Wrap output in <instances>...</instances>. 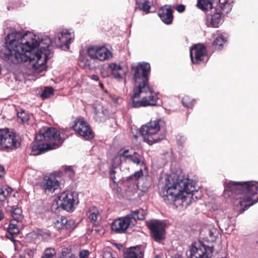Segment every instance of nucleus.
<instances>
[{
  "label": "nucleus",
  "instance_id": "c03bdc74",
  "mask_svg": "<svg viewBox=\"0 0 258 258\" xmlns=\"http://www.w3.org/2000/svg\"><path fill=\"white\" fill-rule=\"evenodd\" d=\"M90 78L94 81H98L99 80V77L96 75H92L90 76Z\"/></svg>",
  "mask_w": 258,
  "mask_h": 258
},
{
  "label": "nucleus",
  "instance_id": "c756f323",
  "mask_svg": "<svg viewBox=\"0 0 258 258\" xmlns=\"http://www.w3.org/2000/svg\"><path fill=\"white\" fill-rule=\"evenodd\" d=\"M16 221H11L8 227V232L9 234L16 235L19 232V228L15 223Z\"/></svg>",
  "mask_w": 258,
  "mask_h": 258
},
{
  "label": "nucleus",
  "instance_id": "f3484780",
  "mask_svg": "<svg viewBox=\"0 0 258 258\" xmlns=\"http://www.w3.org/2000/svg\"><path fill=\"white\" fill-rule=\"evenodd\" d=\"M42 186L46 192L52 193L60 188V184L55 176L49 175L44 178Z\"/></svg>",
  "mask_w": 258,
  "mask_h": 258
},
{
  "label": "nucleus",
  "instance_id": "6ab92c4d",
  "mask_svg": "<svg viewBox=\"0 0 258 258\" xmlns=\"http://www.w3.org/2000/svg\"><path fill=\"white\" fill-rule=\"evenodd\" d=\"M158 16L165 24L169 25L173 21L172 10L170 6L166 5L158 11Z\"/></svg>",
  "mask_w": 258,
  "mask_h": 258
},
{
  "label": "nucleus",
  "instance_id": "bb28decb",
  "mask_svg": "<svg viewBox=\"0 0 258 258\" xmlns=\"http://www.w3.org/2000/svg\"><path fill=\"white\" fill-rule=\"evenodd\" d=\"M218 7L220 9L221 12L228 13L232 8V5L229 0H220Z\"/></svg>",
  "mask_w": 258,
  "mask_h": 258
},
{
  "label": "nucleus",
  "instance_id": "cd10ccee",
  "mask_svg": "<svg viewBox=\"0 0 258 258\" xmlns=\"http://www.w3.org/2000/svg\"><path fill=\"white\" fill-rule=\"evenodd\" d=\"M12 191V189L9 187L3 186L0 187V202H4L8 200Z\"/></svg>",
  "mask_w": 258,
  "mask_h": 258
},
{
  "label": "nucleus",
  "instance_id": "864d4df0",
  "mask_svg": "<svg viewBox=\"0 0 258 258\" xmlns=\"http://www.w3.org/2000/svg\"><path fill=\"white\" fill-rule=\"evenodd\" d=\"M221 258H226V257H221Z\"/></svg>",
  "mask_w": 258,
  "mask_h": 258
},
{
  "label": "nucleus",
  "instance_id": "a19ab883",
  "mask_svg": "<svg viewBox=\"0 0 258 258\" xmlns=\"http://www.w3.org/2000/svg\"><path fill=\"white\" fill-rule=\"evenodd\" d=\"M176 9L178 12L182 13L184 11L185 7L182 5H180L176 7Z\"/></svg>",
  "mask_w": 258,
  "mask_h": 258
},
{
  "label": "nucleus",
  "instance_id": "f257e3e1",
  "mask_svg": "<svg viewBox=\"0 0 258 258\" xmlns=\"http://www.w3.org/2000/svg\"><path fill=\"white\" fill-rule=\"evenodd\" d=\"M5 38V46L0 51V57L13 63L29 61L34 74L46 70V61L51 56V44L63 50L69 49L75 38L71 30L63 29L52 41L46 35L32 32H19L8 29Z\"/></svg>",
  "mask_w": 258,
  "mask_h": 258
},
{
  "label": "nucleus",
  "instance_id": "09e8293b",
  "mask_svg": "<svg viewBox=\"0 0 258 258\" xmlns=\"http://www.w3.org/2000/svg\"><path fill=\"white\" fill-rule=\"evenodd\" d=\"M115 173H116V171L114 170V169L112 168V169H110V175H115Z\"/></svg>",
  "mask_w": 258,
  "mask_h": 258
},
{
  "label": "nucleus",
  "instance_id": "393cba45",
  "mask_svg": "<svg viewBox=\"0 0 258 258\" xmlns=\"http://www.w3.org/2000/svg\"><path fill=\"white\" fill-rule=\"evenodd\" d=\"M93 112L97 119L101 120L104 116L107 114L106 110H104L102 105L96 104L93 107Z\"/></svg>",
  "mask_w": 258,
  "mask_h": 258
},
{
  "label": "nucleus",
  "instance_id": "473e14b6",
  "mask_svg": "<svg viewBox=\"0 0 258 258\" xmlns=\"http://www.w3.org/2000/svg\"><path fill=\"white\" fill-rule=\"evenodd\" d=\"M80 64L84 68H90L91 64L90 61L84 55H81L79 57Z\"/></svg>",
  "mask_w": 258,
  "mask_h": 258
},
{
  "label": "nucleus",
  "instance_id": "2eb2a0df",
  "mask_svg": "<svg viewBox=\"0 0 258 258\" xmlns=\"http://www.w3.org/2000/svg\"><path fill=\"white\" fill-rule=\"evenodd\" d=\"M152 237L157 242H160L164 237L165 225L158 221H151L148 223Z\"/></svg>",
  "mask_w": 258,
  "mask_h": 258
},
{
  "label": "nucleus",
  "instance_id": "de8ad7c7",
  "mask_svg": "<svg viewBox=\"0 0 258 258\" xmlns=\"http://www.w3.org/2000/svg\"><path fill=\"white\" fill-rule=\"evenodd\" d=\"M63 258H77V257L73 254H69L68 256H63Z\"/></svg>",
  "mask_w": 258,
  "mask_h": 258
},
{
  "label": "nucleus",
  "instance_id": "b1692460",
  "mask_svg": "<svg viewBox=\"0 0 258 258\" xmlns=\"http://www.w3.org/2000/svg\"><path fill=\"white\" fill-rule=\"evenodd\" d=\"M206 240L209 242L215 241L219 235V230L214 226H210L206 231Z\"/></svg>",
  "mask_w": 258,
  "mask_h": 258
},
{
  "label": "nucleus",
  "instance_id": "423d86ee",
  "mask_svg": "<svg viewBox=\"0 0 258 258\" xmlns=\"http://www.w3.org/2000/svg\"><path fill=\"white\" fill-rule=\"evenodd\" d=\"M166 133L165 122L161 119L150 121L143 125L141 128V133L145 142L152 145L163 140Z\"/></svg>",
  "mask_w": 258,
  "mask_h": 258
},
{
  "label": "nucleus",
  "instance_id": "dca6fc26",
  "mask_svg": "<svg viewBox=\"0 0 258 258\" xmlns=\"http://www.w3.org/2000/svg\"><path fill=\"white\" fill-rule=\"evenodd\" d=\"M111 71V75L118 81H123L125 82V77L128 73L126 67L116 63H110L108 66Z\"/></svg>",
  "mask_w": 258,
  "mask_h": 258
},
{
  "label": "nucleus",
  "instance_id": "f8f14e48",
  "mask_svg": "<svg viewBox=\"0 0 258 258\" xmlns=\"http://www.w3.org/2000/svg\"><path fill=\"white\" fill-rule=\"evenodd\" d=\"M74 130L86 140L93 138L92 132L88 123L82 118L76 119L73 126Z\"/></svg>",
  "mask_w": 258,
  "mask_h": 258
},
{
  "label": "nucleus",
  "instance_id": "e433bc0d",
  "mask_svg": "<svg viewBox=\"0 0 258 258\" xmlns=\"http://www.w3.org/2000/svg\"><path fill=\"white\" fill-rule=\"evenodd\" d=\"M152 6H153L146 3V2L144 1V2L141 4V9L146 13H148L149 12V10Z\"/></svg>",
  "mask_w": 258,
  "mask_h": 258
},
{
  "label": "nucleus",
  "instance_id": "6e6552de",
  "mask_svg": "<svg viewBox=\"0 0 258 258\" xmlns=\"http://www.w3.org/2000/svg\"><path fill=\"white\" fill-rule=\"evenodd\" d=\"M20 142L16 134L7 129H0V150L10 151L18 148Z\"/></svg>",
  "mask_w": 258,
  "mask_h": 258
},
{
  "label": "nucleus",
  "instance_id": "72a5a7b5",
  "mask_svg": "<svg viewBox=\"0 0 258 258\" xmlns=\"http://www.w3.org/2000/svg\"><path fill=\"white\" fill-rule=\"evenodd\" d=\"M53 94V89L51 87H46L43 90L41 97L43 99L47 98Z\"/></svg>",
  "mask_w": 258,
  "mask_h": 258
},
{
  "label": "nucleus",
  "instance_id": "f704fd0d",
  "mask_svg": "<svg viewBox=\"0 0 258 258\" xmlns=\"http://www.w3.org/2000/svg\"><path fill=\"white\" fill-rule=\"evenodd\" d=\"M194 100L190 99L188 96H185L183 97L182 100V102L184 106L186 107H190L194 104Z\"/></svg>",
  "mask_w": 258,
  "mask_h": 258
},
{
  "label": "nucleus",
  "instance_id": "7c9ffc66",
  "mask_svg": "<svg viewBox=\"0 0 258 258\" xmlns=\"http://www.w3.org/2000/svg\"><path fill=\"white\" fill-rule=\"evenodd\" d=\"M55 253H56L54 249L47 248L44 250L41 258H52Z\"/></svg>",
  "mask_w": 258,
  "mask_h": 258
},
{
  "label": "nucleus",
  "instance_id": "a18cd8bd",
  "mask_svg": "<svg viewBox=\"0 0 258 258\" xmlns=\"http://www.w3.org/2000/svg\"><path fill=\"white\" fill-rule=\"evenodd\" d=\"M185 140L186 138L183 136H181L178 139L179 142H180L181 144L185 142Z\"/></svg>",
  "mask_w": 258,
  "mask_h": 258
},
{
  "label": "nucleus",
  "instance_id": "c85d7f7f",
  "mask_svg": "<svg viewBox=\"0 0 258 258\" xmlns=\"http://www.w3.org/2000/svg\"><path fill=\"white\" fill-rule=\"evenodd\" d=\"M99 215V212L95 207H90L87 213L88 218L93 222L97 221Z\"/></svg>",
  "mask_w": 258,
  "mask_h": 258
},
{
  "label": "nucleus",
  "instance_id": "ddd939ff",
  "mask_svg": "<svg viewBox=\"0 0 258 258\" xmlns=\"http://www.w3.org/2000/svg\"><path fill=\"white\" fill-rule=\"evenodd\" d=\"M87 52L91 58L100 61H105L112 56L111 52L105 46H90Z\"/></svg>",
  "mask_w": 258,
  "mask_h": 258
},
{
  "label": "nucleus",
  "instance_id": "4c0bfd02",
  "mask_svg": "<svg viewBox=\"0 0 258 258\" xmlns=\"http://www.w3.org/2000/svg\"><path fill=\"white\" fill-rule=\"evenodd\" d=\"M143 175V172L142 170L136 172L133 175L130 176V179L138 180L140 177Z\"/></svg>",
  "mask_w": 258,
  "mask_h": 258
},
{
  "label": "nucleus",
  "instance_id": "4be33fe9",
  "mask_svg": "<svg viewBox=\"0 0 258 258\" xmlns=\"http://www.w3.org/2000/svg\"><path fill=\"white\" fill-rule=\"evenodd\" d=\"M73 223L72 221L68 220L65 217L59 216L54 222V225L57 229H65L70 228Z\"/></svg>",
  "mask_w": 258,
  "mask_h": 258
},
{
  "label": "nucleus",
  "instance_id": "1a4fd4ad",
  "mask_svg": "<svg viewBox=\"0 0 258 258\" xmlns=\"http://www.w3.org/2000/svg\"><path fill=\"white\" fill-rule=\"evenodd\" d=\"M58 206L67 212H73L75 206L79 203L78 195L76 192L64 191L55 199Z\"/></svg>",
  "mask_w": 258,
  "mask_h": 258
},
{
  "label": "nucleus",
  "instance_id": "4468645a",
  "mask_svg": "<svg viewBox=\"0 0 258 258\" xmlns=\"http://www.w3.org/2000/svg\"><path fill=\"white\" fill-rule=\"evenodd\" d=\"M190 56L193 63L199 64L204 62L207 57L206 47L200 44L194 45L190 49Z\"/></svg>",
  "mask_w": 258,
  "mask_h": 258
},
{
  "label": "nucleus",
  "instance_id": "49530a36",
  "mask_svg": "<svg viewBox=\"0 0 258 258\" xmlns=\"http://www.w3.org/2000/svg\"><path fill=\"white\" fill-rule=\"evenodd\" d=\"M14 235H11V234H9L8 235H7V237L9 239H10L13 242H15V239L14 238Z\"/></svg>",
  "mask_w": 258,
  "mask_h": 258
},
{
  "label": "nucleus",
  "instance_id": "37998d69",
  "mask_svg": "<svg viewBox=\"0 0 258 258\" xmlns=\"http://www.w3.org/2000/svg\"><path fill=\"white\" fill-rule=\"evenodd\" d=\"M146 3L150 4L152 6H154L156 4V0H144Z\"/></svg>",
  "mask_w": 258,
  "mask_h": 258
},
{
  "label": "nucleus",
  "instance_id": "412c9836",
  "mask_svg": "<svg viewBox=\"0 0 258 258\" xmlns=\"http://www.w3.org/2000/svg\"><path fill=\"white\" fill-rule=\"evenodd\" d=\"M8 206L7 208V210L10 211L11 213V216L13 218L12 221L17 222L21 221L23 218L22 209L17 206L12 205L9 200L8 201Z\"/></svg>",
  "mask_w": 258,
  "mask_h": 258
},
{
  "label": "nucleus",
  "instance_id": "aec40b11",
  "mask_svg": "<svg viewBox=\"0 0 258 258\" xmlns=\"http://www.w3.org/2000/svg\"><path fill=\"white\" fill-rule=\"evenodd\" d=\"M217 223L221 230L225 233H230L234 229V226L231 223V219L229 216L224 215L219 218Z\"/></svg>",
  "mask_w": 258,
  "mask_h": 258
},
{
  "label": "nucleus",
  "instance_id": "603ef678",
  "mask_svg": "<svg viewBox=\"0 0 258 258\" xmlns=\"http://www.w3.org/2000/svg\"><path fill=\"white\" fill-rule=\"evenodd\" d=\"M154 258H161V257L159 255H157Z\"/></svg>",
  "mask_w": 258,
  "mask_h": 258
},
{
  "label": "nucleus",
  "instance_id": "58836bf2",
  "mask_svg": "<svg viewBox=\"0 0 258 258\" xmlns=\"http://www.w3.org/2000/svg\"><path fill=\"white\" fill-rule=\"evenodd\" d=\"M89 252L87 250H83L80 252V258H88L89 256Z\"/></svg>",
  "mask_w": 258,
  "mask_h": 258
},
{
  "label": "nucleus",
  "instance_id": "9d476101",
  "mask_svg": "<svg viewBox=\"0 0 258 258\" xmlns=\"http://www.w3.org/2000/svg\"><path fill=\"white\" fill-rule=\"evenodd\" d=\"M213 250L212 246H207L199 241L191 244L186 255L188 258H211Z\"/></svg>",
  "mask_w": 258,
  "mask_h": 258
},
{
  "label": "nucleus",
  "instance_id": "a211bd4d",
  "mask_svg": "<svg viewBox=\"0 0 258 258\" xmlns=\"http://www.w3.org/2000/svg\"><path fill=\"white\" fill-rule=\"evenodd\" d=\"M211 11L207 15L206 24L209 27H218L222 22L221 11L215 8Z\"/></svg>",
  "mask_w": 258,
  "mask_h": 258
},
{
  "label": "nucleus",
  "instance_id": "8fccbe9b",
  "mask_svg": "<svg viewBox=\"0 0 258 258\" xmlns=\"http://www.w3.org/2000/svg\"><path fill=\"white\" fill-rule=\"evenodd\" d=\"M110 178L114 183H115L116 177L114 175H110Z\"/></svg>",
  "mask_w": 258,
  "mask_h": 258
},
{
  "label": "nucleus",
  "instance_id": "f03ea898",
  "mask_svg": "<svg viewBox=\"0 0 258 258\" xmlns=\"http://www.w3.org/2000/svg\"><path fill=\"white\" fill-rule=\"evenodd\" d=\"M195 192L197 190L193 180L181 174L173 173L166 178L165 186L161 188L160 195L167 204L184 209L189 204L188 198Z\"/></svg>",
  "mask_w": 258,
  "mask_h": 258
},
{
  "label": "nucleus",
  "instance_id": "ea45409f",
  "mask_svg": "<svg viewBox=\"0 0 258 258\" xmlns=\"http://www.w3.org/2000/svg\"><path fill=\"white\" fill-rule=\"evenodd\" d=\"M103 258H116L113 254L109 251H105L103 253Z\"/></svg>",
  "mask_w": 258,
  "mask_h": 258
},
{
  "label": "nucleus",
  "instance_id": "5701e85b",
  "mask_svg": "<svg viewBox=\"0 0 258 258\" xmlns=\"http://www.w3.org/2000/svg\"><path fill=\"white\" fill-rule=\"evenodd\" d=\"M144 253L140 246L131 247L127 250L125 258H142Z\"/></svg>",
  "mask_w": 258,
  "mask_h": 258
},
{
  "label": "nucleus",
  "instance_id": "9b49d317",
  "mask_svg": "<svg viewBox=\"0 0 258 258\" xmlns=\"http://www.w3.org/2000/svg\"><path fill=\"white\" fill-rule=\"evenodd\" d=\"M142 160V157L133 149H121L112 160V166L115 168L118 166L122 161H132L139 164Z\"/></svg>",
  "mask_w": 258,
  "mask_h": 258
},
{
  "label": "nucleus",
  "instance_id": "79ce46f5",
  "mask_svg": "<svg viewBox=\"0 0 258 258\" xmlns=\"http://www.w3.org/2000/svg\"><path fill=\"white\" fill-rule=\"evenodd\" d=\"M5 168L4 166H0V177H2L4 174Z\"/></svg>",
  "mask_w": 258,
  "mask_h": 258
},
{
  "label": "nucleus",
  "instance_id": "7ed1b4c3",
  "mask_svg": "<svg viewBox=\"0 0 258 258\" xmlns=\"http://www.w3.org/2000/svg\"><path fill=\"white\" fill-rule=\"evenodd\" d=\"M132 72L135 82L132 97V106L137 108L156 105L158 97L148 82L150 64L145 62L133 63Z\"/></svg>",
  "mask_w": 258,
  "mask_h": 258
},
{
  "label": "nucleus",
  "instance_id": "3c124183",
  "mask_svg": "<svg viewBox=\"0 0 258 258\" xmlns=\"http://www.w3.org/2000/svg\"><path fill=\"white\" fill-rule=\"evenodd\" d=\"M146 99L147 101H148V100H149L150 99L149 97V95H147V96L146 97Z\"/></svg>",
  "mask_w": 258,
  "mask_h": 258
},
{
  "label": "nucleus",
  "instance_id": "39448f33",
  "mask_svg": "<svg viewBox=\"0 0 258 258\" xmlns=\"http://www.w3.org/2000/svg\"><path fill=\"white\" fill-rule=\"evenodd\" d=\"M63 141L59 132L56 128L43 126L36 135L32 145L31 154L35 156L45 151L55 149L62 144Z\"/></svg>",
  "mask_w": 258,
  "mask_h": 258
},
{
  "label": "nucleus",
  "instance_id": "2f4dec72",
  "mask_svg": "<svg viewBox=\"0 0 258 258\" xmlns=\"http://www.w3.org/2000/svg\"><path fill=\"white\" fill-rule=\"evenodd\" d=\"M17 116L22 122H26L29 119V115L23 110L18 112Z\"/></svg>",
  "mask_w": 258,
  "mask_h": 258
},
{
  "label": "nucleus",
  "instance_id": "20e7f679",
  "mask_svg": "<svg viewBox=\"0 0 258 258\" xmlns=\"http://www.w3.org/2000/svg\"><path fill=\"white\" fill-rule=\"evenodd\" d=\"M231 195L235 199V204L241 213L258 202V182L226 181L224 194Z\"/></svg>",
  "mask_w": 258,
  "mask_h": 258
},
{
  "label": "nucleus",
  "instance_id": "c9c22d12",
  "mask_svg": "<svg viewBox=\"0 0 258 258\" xmlns=\"http://www.w3.org/2000/svg\"><path fill=\"white\" fill-rule=\"evenodd\" d=\"M226 41V38L223 36H218L214 41V44L216 46H219V48L222 47L223 44Z\"/></svg>",
  "mask_w": 258,
  "mask_h": 258
},
{
  "label": "nucleus",
  "instance_id": "0eeeda50",
  "mask_svg": "<svg viewBox=\"0 0 258 258\" xmlns=\"http://www.w3.org/2000/svg\"><path fill=\"white\" fill-rule=\"evenodd\" d=\"M146 215V212L143 209L131 211L127 215L114 221L111 229L117 233L124 232L127 228L134 226L137 220H143Z\"/></svg>",
  "mask_w": 258,
  "mask_h": 258
},
{
  "label": "nucleus",
  "instance_id": "a878e982",
  "mask_svg": "<svg viewBox=\"0 0 258 258\" xmlns=\"http://www.w3.org/2000/svg\"><path fill=\"white\" fill-rule=\"evenodd\" d=\"M213 0H198L197 6L203 11L212 10Z\"/></svg>",
  "mask_w": 258,
  "mask_h": 258
}]
</instances>
